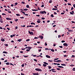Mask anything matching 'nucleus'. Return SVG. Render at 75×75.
Masks as SVG:
<instances>
[{"label": "nucleus", "mask_w": 75, "mask_h": 75, "mask_svg": "<svg viewBox=\"0 0 75 75\" xmlns=\"http://www.w3.org/2000/svg\"><path fill=\"white\" fill-rule=\"evenodd\" d=\"M40 14H46L47 12H46L45 11H40Z\"/></svg>", "instance_id": "nucleus-1"}, {"label": "nucleus", "mask_w": 75, "mask_h": 75, "mask_svg": "<svg viewBox=\"0 0 75 75\" xmlns=\"http://www.w3.org/2000/svg\"><path fill=\"white\" fill-rule=\"evenodd\" d=\"M35 70L37 71H40V72H42V69L39 68H36L35 69Z\"/></svg>", "instance_id": "nucleus-2"}, {"label": "nucleus", "mask_w": 75, "mask_h": 75, "mask_svg": "<svg viewBox=\"0 0 75 75\" xmlns=\"http://www.w3.org/2000/svg\"><path fill=\"white\" fill-rule=\"evenodd\" d=\"M28 33L29 34H30V35H34V33H33V32H30V31H28Z\"/></svg>", "instance_id": "nucleus-3"}, {"label": "nucleus", "mask_w": 75, "mask_h": 75, "mask_svg": "<svg viewBox=\"0 0 75 75\" xmlns=\"http://www.w3.org/2000/svg\"><path fill=\"white\" fill-rule=\"evenodd\" d=\"M63 45L64 46H66V47H68V44L67 43H65L63 44Z\"/></svg>", "instance_id": "nucleus-4"}, {"label": "nucleus", "mask_w": 75, "mask_h": 75, "mask_svg": "<svg viewBox=\"0 0 75 75\" xmlns=\"http://www.w3.org/2000/svg\"><path fill=\"white\" fill-rule=\"evenodd\" d=\"M38 20L37 21V23H41V21L40 19H38Z\"/></svg>", "instance_id": "nucleus-5"}, {"label": "nucleus", "mask_w": 75, "mask_h": 75, "mask_svg": "<svg viewBox=\"0 0 75 75\" xmlns=\"http://www.w3.org/2000/svg\"><path fill=\"white\" fill-rule=\"evenodd\" d=\"M54 61V62H62V61L61 60H58L56 61Z\"/></svg>", "instance_id": "nucleus-6"}, {"label": "nucleus", "mask_w": 75, "mask_h": 75, "mask_svg": "<svg viewBox=\"0 0 75 75\" xmlns=\"http://www.w3.org/2000/svg\"><path fill=\"white\" fill-rule=\"evenodd\" d=\"M39 38H41V39H43V36L42 35H39Z\"/></svg>", "instance_id": "nucleus-7"}, {"label": "nucleus", "mask_w": 75, "mask_h": 75, "mask_svg": "<svg viewBox=\"0 0 75 75\" xmlns=\"http://www.w3.org/2000/svg\"><path fill=\"white\" fill-rule=\"evenodd\" d=\"M33 75H38V73H33Z\"/></svg>", "instance_id": "nucleus-8"}, {"label": "nucleus", "mask_w": 75, "mask_h": 75, "mask_svg": "<svg viewBox=\"0 0 75 75\" xmlns=\"http://www.w3.org/2000/svg\"><path fill=\"white\" fill-rule=\"evenodd\" d=\"M46 57H47V58H51V57L50 56L48 55H46Z\"/></svg>", "instance_id": "nucleus-9"}, {"label": "nucleus", "mask_w": 75, "mask_h": 75, "mask_svg": "<svg viewBox=\"0 0 75 75\" xmlns=\"http://www.w3.org/2000/svg\"><path fill=\"white\" fill-rule=\"evenodd\" d=\"M53 64H54V65H60V64H59L54 63Z\"/></svg>", "instance_id": "nucleus-10"}, {"label": "nucleus", "mask_w": 75, "mask_h": 75, "mask_svg": "<svg viewBox=\"0 0 75 75\" xmlns=\"http://www.w3.org/2000/svg\"><path fill=\"white\" fill-rule=\"evenodd\" d=\"M6 19L8 20H11V18H6Z\"/></svg>", "instance_id": "nucleus-11"}, {"label": "nucleus", "mask_w": 75, "mask_h": 75, "mask_svg": "<svg viewBox=\"0 0 75 75\" xmlns=\"http://www.w3.org/2000/svg\"><path fill=\"white\" fill-rule=\"evenodd\" d=\"M31 48H32V47H28V50L30 51V50H31Z\"/></svg>", "instance_id": "nucleus-12"}, {"label": "nucleus", "mask_w": 75, "mask_h": 75, "mask_svg": "<svg viewBox=\"0 0 75 75\" xmlns=\"http://www.w3.org/2000/svg\"><path fill=\"white\" fill-rule=\"evenodd\" d=\"M18 41V42H21V41H22V39H18L17 40Z\"/></svg>", "instance_id": "nucleus-13"}, {"label": "nucleus", "mask_w": 75, "mask_h": 75, "mask_svg": "<svg viewBox=\"0 0 75 75\" xmlns=\"http://www.w3.org/2000/svg\"><path fill=\"white\" fill-rule=\"evenodd\" d=\"M32 11H38V9H32Z\"/></svg>", "instance_id": "nucleus-14"}, {"label": "nucleus", "mask_w": 75, "mask_h": 75, "mask_svg": "<svg viewBox=\"0 0 75 75\" xmlns=\"http://www.w3.org/2000/svg\"><path fill=\"white\" fill-rule=\"evenodd\" d=\"M3 53H4V54H8V52H6V51H4L3 52Z\"/></svg>", "instance_id": "nucleus-15"}, {"label": "nucleus", "mask_w": 75, "mask_h": 75, "mask_svg": "<svg viewBox=\"0 0 75 75\" xmlns=\"http://www.w3.org/2000/svg\"><path fill=\"white\" fill-rule=\"evenodd\" d=\"M43 64H45L46 65H48V64L45 62H43Z\"/></svg>", "instance_id": "nucleus-16"}, {"label": "nucleus", "mask_w": 75, "mask_h": 75, "mask_svg": "<svg viewBox=\"0 0 75 75\" xmlns=\"http://www.w3.org/2000/svg\"><path fill=\"white\" fill-rule=\"evenodd\" d=\"M48 68H49V69H51V68H52V67H51L50 66H48Z\"/></svg>", "instance_id": "nucleus-17"}, {"label": "nucleus", "mask_w": 75, "mask_h": 75, "mask_svg": "<svg viewBox=\"0 0 75 75\" xmlns=\"http://www.w3.org/2000/svg\"><path fill=\"white\" fill-rule=\"evenodd\" d=\"M6 65H10V63L9 62H7L6 63Z\"/></svg>", "instance_id": "nucleus-18"}, {"label": "nucleus", "mask_w": 75, "mask_h": 75, "mask_svg": "<svg viewBox=\"0 0 75 75\" xmlns=\"http://www.w3.org/2000/svg\"><path fill=\"white\" fill-rule=\"evenodd\" d=\"M1 41H5V40H4V39H3V38H1Z\"/></svg>", "instance_id": "nucleus-19"}, {"label": "nucleus", "mask_w": 75, "mask_h": 75, "mask_svg": "<svg viewBox=\"0 0 75 75\" xmlns=\"http://www.w3.org/2000/svg\"><path fill=\"white\" fill-rule=\"evenodd\" d=\"M61 65L62 66H66V64H61Z\"/></svg>", "instance_id": "nucleus-20"}, {"label": "nucleus", "mask_w": 75, "mask_h": 75, "mask_svg": "<svg viewBox=\"0 0 75 75\" xmlns=\"http://www.w3.org/2000/svg\"><path fill=\"white\" fill-rule=\"evenodd\" d=\"M18 29V26L15 27V30H17Z\"/></svg>", "instance_id": "nucleus-21"}, {"label": "nucleus", "mask_w": 75, "mask_h": 75, "mask_svg": "<svg viewBox=\"0 0 75 75\" xmlns=\"http://www.w3.org/2000/svg\"><path fill=\"white\" fill-rule=\"evenodd\" d=\"M58 68H64V67L61 66H58Z\"/></svg>", "instance_id": "nucleus-22"}, {"label": "nucleus", "mask_w": 75, "mask_h": 75, "mask_svg": "<svg viewBox=\"0 0 75 75\" xmlns=\"http://www.w3.org/2000/svg\"><path fill=\"white\" fill-rule=\"evenodd\" d=\"M30 24H31V25H32V24H33L34 25H35V23H33V22L31 23Z\"/></svg>", "instance_id": "nucleus-23"}, {"label": "nucleus", "mask_w": 75, "mask_h": 75, "mask_svg": "<svg viewBox=\"0 0 75 75\" xmlns=\"http://www.w3.org/2000/svg\"><path fill=\"white\" fill-rule=\"evenodd\" d=\"M20 18H21V19H22V18H23V19H24V17L23 16H22V17H20Z\"/></svg>", "instance_id": "nucleus-24"}, {"label": "nucleus", "mask_w": 75, "mask_h": 75, "mask_svg": "<svg viewBox=\"0 0 75 75\" xmlns=\"http://www.w3.org/2000/svg\"><path fill=\"white\" fill-rule=\"evenodd\" d=\"M52 0H50L49 1V3H52Z\"/></svg>", "instance_id": "nucleus-25"}, {"label": "nucleus", "mask_w": 75, "mask_h": 75, "mask_svg": "<svg viewBox=\"0 0 75 75\" xmlns=\"http://www.w3.org/2000/svg\"><path fill=\"white\" fill-rule=\"evenodd\" d=\"M30 40V39H27L26 40V41H29Z\"/></svg>", "instance_id": "nucleus-26"}, {"label": "nucleus", "mask_w": 75, "mask_h": 75, "mask_svg": "<svg viewBox=\"0 0 75 75\" xmlns=\"http://www.w3.org/2000/svg\"><path fill=\"white\" fill-rule=\"evenodd\" d=\"M51 51H52V52H54V51H55V50H54L53 49H51Z\"/></svg>", "instance_id": "nucleus-27"}, {"label": "nucleus", "mask_w": 75, "mask_h": 75, "mask_svg": "<svg viewBox=\"0 0 75 75\" xmlns=\"http://www.w3.org/2000/svg\"><path fill=\"white\" fill-rule=\"evenodd\" d=\"M72 70L73 71H75V67L73 68Z\"/></svg>", "instance_id": "nucleus-28"}, {"label": "nucleus", "mask_w": 75, "mask_h": 75, "mask_svg": "<svg viewBox=\"0 0 75 75\" xmlns=\"http://www.w3.org/2000/svg\"><path fill=\"white\" fill-rule=\"evenodd\" d=\"M16 16H20V15L19 14H16Z\"/></svg>", "instance_id": "nucleus-29"}, {"label": "nucleus", "mask_w": 75, "mask_h": 75, "mask_svg": "<svg viewBox=\"0 0 75 75\" xmlns=\"http://www.w3.org/2000/svg\"><path fill=\"white\" fill-rule=\"evenodd\" d=\"M24 10H25V11H27L28 10V9L27 8H25V9H23Z\"/></svg>", "instance_id": "nucleus-30"}, {"label": "nucleus", "mask_w": 75, "mask_h": 75, "mask_svg": "<svg viewBox=\"0 0 75 75\" xmlns=\"http://www.w3.org/2000/svg\"><path fill=\"white\" fill-rule=\"evenodd\" d=\"M51 17H54V15H53V14H52L50 16Z\"/></svg>", "instance_id": "nucleus-31"}, {"label": "nucleus", "mask_w": 75, "mask_h": 75, "mask_svg": "<svg viewBox=\"0 0 75 75\" xmlns=\"http://www.w3.org/2000/svg\"><path fill=\"white\" fill-rule=\"evenodd\" d=\"M43 65L45 67H47V65H46V64H43Z\"/></svg>", "instance_id": "nucleus-32"}, {"label": "nucleus", "mask_w": 75, "mask_h": 75, "mask_svg": "<svg viewBox=\"0 0 75 75\" xmlns=\"http://www.w3.org/2000/svg\"><path fill=\"white\" fill-rule=\"evenodd\" d=\"M56 69H57V70H58V71H59V70H60V69H61L59 68H57Z\"/></svg>", "instance_id": "nucleus-33"}, {"label": "nucleus", "mask_w": 75, "mask_h": 75, "mask_svg": "<svg viewBox=\"0 0 75 75\" xmlns=\"http://www.w3.org/2000/svg\"><path fill=\"white\" fill-rule=\"evenodd\" d=\"M21 3H22V4H25V3L24 1H22Z\"/></svg>", "instance_id": "nucleus-34"}, {"label": "nucleus", "mask_w": 75, "mask_h": 75, "mask_svg": "<svg viewBox=\"0 0 75 75\" xmlns=\"http://www.w3.org/2000/svg\"><path fill=\"white\" fill-rule=\"evenodd\" d=\"M23 57H25L26 58H27V57H28V56H25L24 55H23Z\"/></svg>", "instance_id": "nucleus-35"}, {"label": "nucleus", "mask_w": 75, "mask_h": 75, "mask_svg": "<svg viewBox=\"0 0 75 75\" xmlns=\"http://www.w3.org/2000/svg\"><path fill=\"white\" fill-rule=\"evenodd\" d=\"M18 19H16L15 20V21H16V22H17V21H18Z\"/></svg>", "instance_id": "nucleus-36"}, {"label": "nucleus", "mask_w": 75, "mask_h": 75, "mask_svg": "<svg viewBox=\"0 0 75 75\" xmlns=\"http://www.w3.org/2000/svg\"><path fill=\"white\" fill-rule=\"evenodd\" d=\"M70 14H72V15H73V14H74V13H73L71 12H70Z\"/></svg>", "instance_id": "nucleus-37"}, {"label": "nucleus", "mask_w": 75, "mask_h": 75, "mask_svg": "<svg viewBox=\"0 0 75 75\" xmlns=\"http://www.w3.org/2000/svg\"><path fill=\"white\" fill-rule=\"evenodd\" d=\"M26 7H27V8H29V5H27Z\"/></svg>", "instance_id": "nucleus-38"}, {"label": "nucleus", "mask_w": 75, "mask_h": 75, "mask_svg": "<svg viewBox=\"0 0 75 75\" xmlns=\"http://www.w3.org/2000/svg\"><path fill=\"white\" fill-rule=\"evenodd\" d=\"M21 67H24V64H22L21 65Z\"/></svg>", "instance_id": "nucleus-39"}, {"label": "nucleus", "mask_w": 75, "mask_h": 75, "mask_svg": "<svg viewBox=\"0 0 75 75\" xmlns=\"http://www.w3.org/2000/svg\"><path fill=\"white\" fill-rule=\"evenodd\" d=\"M70 67H74V65L73 64H71V65H70Z\"/></svg>", "instance_id": "nucleus-40"}, {"label": "nucleus", "mask_w": 75, "mask_h": 75, "mask_svg": "<svg viewBox=\"0 0 75 75\" xmlns=\"http://www.w3.org/2000/svg\"><path fill=\"white\" fill-rule=\"evenodd\" d=\"M65 42V40H62L61 41V42L62 43Z\"/></svg>", "instance_id": "nucleus-41"}, {"label": "nucleus", "mask_w": 75, "mask_h": 75, "mask_svg": "<svg viewBox=\"0 0 75 75\" xmlns=\"http://www.w3.org/2000/svg\"><path fill=\"white\" fill-rule=\"evenodd\" d=\"M0 22H1V23H3V21H0Z\"/></svg>", "instance_id": "nucleus-42"}, {"label": "nucleus", "mask_w": 75, "mask_h": 75, "mask_svg": "<svg viewBox=\"0 0 75 75\" xmlns=\"http://www.w3.org/2000/svg\"><path fill=\"white\" fill-rule=\"evenodd\" d=\"M59 47H60V48H63V47L62 46H59Z\"/></svg>", "instance_id": "nucleus-43"}, {"label": "nucleus", "mask_w": 75, "mask_h": 75, "mask_svg": "<svg viewBox=\"0 0 75 75\" xmlns=\"http://www.w3.org/2000/svg\"><path fill=\"white\" fill-rule=\"evenodd\" d=\"M2 15H3V16H6V14L4 13H2Z\"/></svg>", "instance_id": "nucleus-44"}, {"label": "nucleus", "mask_w": 75, "mask_h": 75, "mask_svg": "<svg viewBox=\"0 0 75 75\" xmlns=\"http://www.w3.org/2000/svg\"><path fill=\"white\" fill-rule=\"evenodd\" d=\"M72 57H73V58H75V55H72Z\"/></svg>", "instance_id": "nucleus-45"}, {"label": "nucleus", "mask_w": 75, "mask_h": 75, "mask_svg": "<svg viewBox=\"0 0 75 75\" xmlns=\"http://www.w3.org/2000/svg\"><path fill=\"white\" fill-rule=\"evenodd\" d=\"M21 12H22V13H23V14H25V13L23 12V11H21Z\"/></svg>", "instance_id": "nucleus-46"}, {"label": "nucleus", "mask_w": 75, "mask_h": 75, "mask_svg": "<svg viewBox=\"0 0 75 75\" xmlns=\"http://www.w3.org/2000/svg\"><path fill=\"white\" fill-rule=\"evenodd\" d=\"M29 27H34V26L30 25L29 26Z\"/></svg>", "instance_id": "nucleus-47"}, {"label": "nucleus", "mask_w": 75, "mask_h": 75, "mask_svg": "<svg viewBox=\"0 0 75 75\" xmlns=\"http://www.w3.org/2000/svg\"><path fill=\"white\" fill-rule=\"evenodd\" d=\"M41 7H44V4H42V5L41 6Z\"/></svg>", "instance_id": "nucleus-48"}, {"label": "nucleus", "mask_w": 75, "mask_h": 75, "mask_svg": "<svg viewBox=\"0 0 75 75\" xmlns=\"http://www.w3.org/2000/svg\"><path fill=\"white\" fill-rule=\"evenodd\" d=\"M61 36L60 35H58V38H60Z\"/></svg>", "instance_id": "nucleus-49"}, {"label": "nucleus", "mask_w": 75, "mask_h": 75, "mask_svg": "<svg viewBox=\"0 0 75 75\" xmlns=\"http://www.w3.org/2000/svg\"><path fill=\"white\" fill-rule=\"evenodd\" d=\"M33 60L35 61L36 62H37V60L36 59H34Z\"/></svg>", "instance_id": "nucleus-50"}, {"label": "nucleus", "mask_w": 75, "mask_h": 75, "mask_svg": "<svg viewBox=\"0 0 75 75\" xmlns=\"http://www.w3.org/2000/svg\"><path fill=\"white\" fill-rule=\"evenodd\" d=\"M37 38V37H35L34 38V39H38V38Z\"/></svg>", "instance_id": "nucleus-51"}, {"label": "nucleus", "mask_w": 75, "mask_h": 75, "mask_svg": "<svg viewBox=\"0 0 75 75\" xmlns=\"http://www.w3.org/2000/svg\"><path fill=\"white\" fill-rule=\"evenodd\" d=\"M42 20H45V18L43 17L41 18Z\"/></svg>", "instance_id": "nucleus-52"}, {"label": "nucleus", "mask_w": 75, "mask_h": 75, "mask_svg": "<svg viewBox=\"0 0 75 75\" xmlns=\"http://www.w3.org/2000/svg\"><path fill=\"white\" fill-rule=\"evenodd\" d=\"M5 45L6 47H7L8 45L7 44H5Z\"/></svg>", "instance_id": "nucleus-53"}, {"label": "nucleus", "mask_w": 75, "mask_h": 75, "mask_svg": "<svg viewBox=\"0 0 75 75\" xmlns=\"http://www.w3.org/2000/svg\"><path fill=\"white\" fill-rule=\"evenodd\" d=\"M58 59H59V58H57V59H54V60H58Z\"/></svg>", "instance_id": "nucleus-54"}, {"label": "nucleus", "mask_w": 75, "mask_h": 75, "mask_svg": "<svg viewBox=\"0 0 75 75\" xmlns=\"http://www.w3.org/2000/svg\"><path fill=\"white\" fill-rule=\"evenodd\" d=\"M21 26L22 27H25V25H23V26L22 25H21Z\"/></svg>", "instance_id": "nucleus-55"}, {"label": "nucleus", "mask_w": 75, "mask_h": 75, "mask_svg": "<svg viewBox=\"0 0 75 75\" xmlns=\"http://www.w3.org/2000/svg\"><path fill=\"white\" fill-rule=\"evenodd\" d=\"M21 75H25L24 74H23V73H21Z\"/></svg>", "instance_id": "nucleus-56"}, {"label": "nucleus", "mask_w": 75, "mask_h": 75, "mask_svg": "<svg viewBox=\"0 0 75 75\" xmlns=\"http://www.w3.org/2000/svg\"><path fill=\"white\" fill-rule=\"evenodd\" d=\"M24 15H25V16H28V14H24Z\"/></svg>", "instance_id": "nucleus-57"}, {"label": "nucleus", "mask_w": 75, "mask_h": 75, "mask_svg": "<svg viewBox=\"0 0 75 75\" xmlns=\"http://www.w3.org/2000/svg\"><path fill=\"white\" fill-rule=\"evenodd\" d=\"M52 10H55V8H52Z\"/></svg>", "instance_id": "nucleus-58"}, {"label": "nucleus", "mask_w": 75, "mask_h": 75, "mask_svg": "<svg viewBox=\"0 0 75 75\" xmlns=\"http://www.w3.org/2000/svg\"><path fill=\"white\" fill-rule=\"evenodd\" d=\"M15 5H17V4H18V3H15Z\"/></svg>", "instance_id": "nucleus-59"}, {"label": "nucleus", "mask_w": 75, "mask_h": 75, "mask_svg": "<svg viewBox=\"0 0 75 75\" xmlns=\"http://www.w3.org/2000/svg\"><path fill=\"white\" fill-rule=\"evenodd\" d=\"M54 14H57V13L55 12H54Z\"/></svg>", "instance_id": "nucleus-60"}, {"label": "nucleus", "mask_w": 75, "mask_h": 75, "mask_svg": "<svg viewBox=\"0 0 75 75\" xmlns=\"http://www.w3.org/2000/svg\"><path fill=\"white\" fill-rule=\"evenodd\" d=\"M45 46H47V42H45Z\"/></svg>", "instance_id": "nucleus-61"}, {"label": "nucleus", "mask_w": 75, "mask_h": 75, "mask_svg": "<svg viewBox=\"0 0 75 75\" xmlns=\"http://www.w3.org/2000/svg\"><path fill=\"white\" fill-rule=\"evenodd\" d=\"M73 8H74L73 7H71V10H73Z\"/></svg>", "instance_id": "nucleus-62"}, {"label": "nucleus", "mask_w": 75, "mask_h": 75, "mask_svg": "<svg viewBox=\"0 0 75 75\" xmlns=\"http://www.w3.org/2000/svg\"><path fill=\"white\" fill-rule=\"evenodd\" d=\"M26 51H30V50H29V49H27Z\"/></svg>", "instance_id": "nucleus-63"}, {"label": "nucleus", "mask_w": 75, "mask_h": 75, "mask_svg": "<svg viewBox=\"0 0 75 75\" xmlns=\"http://www.w3.org/2000/svg\"><path fill=\"white\" fill-rule=\"evenodd\" d=\"M73 6L74 7V8H75V4H73Z\"/></svg>", "instance_id": "nucleus-64"}]
</instances>
